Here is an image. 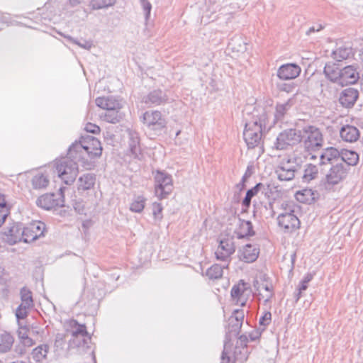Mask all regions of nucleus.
I'll return each mask as SVG.
<instances>
[{"mask_svg":"<svg viewBox=\"0 0 363 363\" xmlns=\"http://www.w3.org/2000/svg\"><path fill=\"white\" fill-rule=\"evenodd\" d=\"M302 292L300 291H298V292L295 295L296 301H298L300 298L301 297Z\"/></svg>","mask_w":363,"mask_h":363,"instance_id":"774afa93","label":"nucleus"},{"mask_svg":"<svg viewBox=\"0 0 363 363\" xmlns=\"http://www.w3.org/2000/svg\"><path fill=\"white\" fill-rule=\"evenodd\" d=\"M359 79V73L354 66H346L342 69L340 84L342 86L354 84Z\"/></svg>","mask_w":363,"mask_h":363,"instance_id":"393cba45","label":"nucleus"},{"mask_svg":"<svg viewBox=\"0 0 363 363\" xmlns=\"http://www.w3.org/2000/svg\"><path fill=\"white\" fill-rule=\"evenodd\" d=\"M119 111L120 110L106 111L104 114L101 116V118L110 123H117L123 117Z\"/></svg>","mask_w":363,"mask_h":363,"instance_id":"4c0bfd02","label":"nucleus"},{"mask_svg":"<svg viewBox=\"0 0 363 363\" xmlns=\"http://www.w3.org/2000/svg\"><path fill=\"white\" fill-rule=\"evenodd\" d=\"M323 72L330 82L340 84L342 69L334 62H328L324 67Z\"/></svg>","mask_w":363,"mask_h":363,"instance_id":"4be33fe9","label":"nucleus"},{"mask_svg":"<svg viewBox=\"0 0 363 363\" xmlns=\"http://www.w3.org/2000/svg\"><path fill=\"white\" fill-rule=\"evenodd\" d=\"M262 186L263 184L262 183H258L254 187L247 191L246 195L242 201V204L244 207L248 208L250 206L252 199L257 194Z\"/></svg>","mask_w":363,"mask_h":363,"instance_id":"ea45409f","label":"nucleus"},{"mask_svg":"<svg viewBox=\"0 0 363 363\" xmlns=\"http://www.w3.org/2000/svg\"><path fill=\"white\" fill-rule=\"evenodd\" d=\"M340 157L339 150L335 147H330L323 150L320 155L319 165L333 164Z\"/></svg>","mask_w":363,"mask_h":363,"instance_id":"5701e85b","label":"nucleus"},{"mask_svg":"<svg viewBox=\"0 0 363 363\" xmlns=\"http://www.w3.org/2000/svg\"><path fill=\"white\" fill-rule=\"evenodd\" d=\"M167 101L166 94L160 89L150 91L147 96H144L143 101L150 106H159Z\"/></svg>","mask_w":363,"mask_h":363,"instance_id":"b1692460","label":"nucleus"},{"mask_svg":"<svg viewBox=\"0 0 363 363\" xmlns=\"http://www.w3.org/2000/svg\"><path fill=\"white\" fill-rule=\"evenodd\" d=\"M26 335H28L25 328H23L18 331V337L21 339V341L25 339Z\"/></svg>","mask_w":363,"mask_h":363,"instance_id":"69168bd1","label":"nucleus"},{"mask_svg":"<svg viewBox=\"0 0 363 363\" xmlns=\"http://www.w3.org/2000/svg\"><path fill=\"white\" fill-rule=\"evenodd\" d=\"M7 216H8L7 211L0 210V226L4 223Z\"/></svg>","mask_w":363,"mask_h":363,"instance_id":"bf43d9fd","label":"nucleus"},{"mask_svg":"<svg viewBox=\"0 0 363 363\" xmlns=\"http://www.w3.org/2000/svg\"><path fill=\"white\" fill-rule=\"evenodd\" d=\"M250 118H246L243 138L249 149L259 147L263 151L262 135L273 126L270 122L269 112L264 107H255L252 113H247Z\"/></svg>","mask_w":363,"mask_h":363,"instance_id":"f257e3e1","label":"nucleus"},{"mask_svg":"<svg viewBox=\"0 0 363 363\" xmlns=\"http://www.w3.org/2000/svg\"><path fill=\"white\" fill-rule=\"evenodd\" d=\"M102 153L100 141L90 135L82 136L79 142L74 143L69 148V154L74 159L82 160L85 164V156L90 159L99 157Z\"/></svg>","mask_w":363,"mask_h":363,"instance_id":"f03ea898","label":"nucleus"},{"mask_svg":"<svg viewBox=\"0 0 363 363\" xmlns=\"http://www.w3.org/2000/svg\"><path fill=\"white\" fill-rule=\"evenodd\" d=\"M70 326L72 328V335L73 337H77L79 335L82 337L89 336L85 325L79 324L77 320H72L70 321Z\"/></svg>","mask_w":363,"mask_h":363,"instance_id":"a19ab883","label":"nucleus"},{"mask_svg":"<svg viewBox=\"0 0 363 363\" xmlns=\"http://www.w3.org/2000/svg\"><path fill=\"white\" fill-rule=\"evenodd\" d=\"M127 132L129 138L130 151L135 157L138 158L141 153L139 134L137 131L132 129H128Z\"/></svg>","mask_w":363,"mask_h":363,"instance_id":"bb28decb","label":"nucleus"},{"mask_svg":"<svg viewBox=\"0 0 363 363\" xmlns=\"http://www.w3.org/2000/svg\"><path fill=\"white\" fill-rule=\"evenodd\" d=\"M301 130L288 128L281 131L274 143V147L279 150H284L289 147L301 143Z\"/></svg>","mask_w":363,"mask_h":363,"instance_id":"39448f33","label":"nucleus"},{"mask_svg":"<svg viewBox=\"0 0 363 363\" xmlns=\"http://www.w3.org/2000/svg\"><path fill=\"white\" fill-rule=\"evenodd\" d=\"M296 157H289L282 160L275 169V174L279 181H291L295 177L298 165Z\"/></svg>","mask_w":363,"mask_h":363,"instance_id":"0eeeda50","label":"nucleus"},{"mask_svg":"<svg viewBox=\"0 0 363 363\" xmlns=\"http://www.w3.org/2000/svg\"><path fill=\"white\" fill-rule=\"evenodd\" d=\"M14 339L13 336L4 333L0 335V353H5L9 351L13 344Z\"/></svg>","mask_w":363,"mask_h":363,"instance_id":"c9c22d12","label":"nucleus"},{"mask_svg":"<svg viewBox=\"0 0 363 363\" xmlns=\"http://www.w3.org/2000/svg\"><path fill=\"white\" fill-rule=\"evenodd\" d=\"M278 226L284 233H291L299 228L300 220L296 214H279L277 217Z\"/></svg>","mask_w":363,"mask_h":363,"instance_id":"ddd939ff","label":"nucleus"},{"mask_svg":"<svg viewBox=\"0 0 363 363\" xmlns=\"http://www.w3.org/2000/svg\"><path fill=\"white\" fill-rule=\"evenodd\" d=\"M222 363H235L238 362L231 356V345H228V342H224L223 350L221 355Z\"/></svg>","mask_w":363,"mask_h":363,"instance_id":"37998d69","label":"nucleus"},{"mask_svg":"<svg viewBox=\"0 0 363 363\" xmlns=\"http://www.w3.org/2000/svg\"><path fill=\"white\" fill-rule=\"evenodd\" d=\"M280 90L286 91V92H291L294 89V86L291 84H283L280 86Z\"/></svg>","mask_w":363,"mask_h":363,"instance_id":"6e6d98bb","label":"nucleus"},{"mask_svg":"<svg viewBox=\"0 0 363 363\" xmlns=\"http://www.w3.org/2000/svg\"><path fill=\"white\" fill-rule=\"evenodd\" d=\"M292 106L291 100H288L284 104H277L275 108L274 117V118L271 121L274 122L273 125L276 121H281L283 119L284 115Z\"/></svg>","mask_w":363,"mask_h":363,"instance_id":"2f4dec72","label":"nucleus"},{"mask_svg":"<svg viewBox=\"0 0 363 363\" xmlns=\"http://www.w3.org/2000/svg\"><path fill=\"white\" fill-rule=\"evenodd\" d=\"M242 325L240 323H235L228 319V325L225 334L224 342H228L230 345V340L233 337H236L240 332Z\"/></svg>","mask_w":363,"mask_h":363,"instance_id":"72a5a7b5","label":"nucleus"},{"mask_svg":"<svg viewBox=\"0 0 363 363\" xmlns=\"http://www.w3.org/2000/svg\"><path fill=\"white\" fill-rule=\"evenodd\" d=\"M323 28V27L320 25L317 28L315 26L311 27L306 32L307 35H310L311 33H313L315 31H319Z\"/></svg>","mask_w":363,"mask_h":363,"instance_id":"e2e57ef3","label":"nucleus"},{"mask_svg":"<svg viewBox=\"0 0 363 363\" xmlns=\"http://www.w3.org/2000/svg\"><path fill=\"white\" fill-rule=\"evenodd\" d=\"M347 172V164L344 163L333 164L325 175V189H331L333 186L343 181L346 178Z\"/></svg>","mask_w":363,"mask_h":363,"instance_id":"6e6552de","label":"nucleus"},{"mask_svg":"<svg viewBox=\"0 0 363 363\" xmlns=\"http://www.w3.org/2000/svg\"><path fill=\"white\" fill-rule=\"evenodd\" d=\"M352 55V48L347 46H340L333 52V58L337 61L347 59Z\"/></svg>","mask_w":363,"mask_h":363,"instance_id":"58836bf2","label":"nucleus"},{"mask_svg":"<svg viewBox=\"0 0 363 363\" xmlns=\"http://www.w3.org/2000/svg\"><path fill=\"white\" fill-rule=\"evenodd\" d=\"M0 210L1 211H7L6 208V201L4 196L0 194Z\"/></svg>","mask_w":363,"mask_h":363,"instance_id":"052dcab7","label":"nucleus"},{"mask_svg":"<svg viewBox=\"0 0 363 363\" xmlns=\"http://www.w3.org/2000/svg\"><path fill=\"white\" fill-rule=\"evenodd\" d=\"M250 176V174L248 173L247 171L245 173V174L242 177L241 182L238 185L240 189H242L245 187V183L247 180V179Z\"/></svg>","mask_w":363,"mask_h":363,"instance_id":"4d7b16f0","label":"nucleus"},{"mask_svg":"<svg viewBox=\"0 0 363 363\" xmlns=\"http://www.w3.org/2000/svg\"><path fill=\"white\" fill-rule=\"evenodd\" d=\"M231 321H235V323H240L242 325V321L244 319V313L242 311H240L238 309L235 310L232 315L229 318Z\"/></svg>","mask_w":363,"mask_h":363,"instance_id":"3c124183","label":"nucleus"},{"mask_svg":"<svg viewBox=\"0 0 363 363\" xmlns=\"http://www.w3.org/2000/svg\"><path fill=\"white\" fill-rule=\"evenodd\" d=\"M58 33L60 35H62L64 38H65L66 39H67L69 42H71L72 43H74V44L79 45V47L82 48H84V49H86V50H89L91 48V46H92V43L91 42H89V41L83 40V43H81V42L74 39L70 35H66L65 34H62L60 32H58Z\"/></svg>","mask_w":363,"mask_h":363,"instance_id":"49530a36","label":"nucleus"},{"mask_svg":"<svg viewBox=\"0 0 363 363\" xmlns=\"http://www.w3.org/2000/svg\"><path fill=\"white\" fill-rule=\"evenodd\" d=\"M313 275L311 273L306 274L303 279L301 281H303V283L308 284L312 279H313Z\"/></svg>","mask_w":363,"mask_h":363,"instance_id":"680f3d73","label":"nucleus"},{"mask_svg":"<svg viewBox=\"0 0 363 363\" xmlns=\"http://www.w3.org/2000/svg\"><path fill=\"white\" fill-rule=\"evenodd\" d=\"M50 347L48 345H40L33 350L31 357L36 362H43L46 359Z\"/></svg>","mask_w":363,"mask_h":363,"instance_id":"473e14b6","label":"nucleus"},{"mask_svg":"<svg viewBox=\"0 0 363 363\" xmlns=\"http://www.w3.org/2000/svg\"><path fill=\"white\" fill-rule=\"evenodd\" d=\"M251 292L249 284L243 280H240L237 284H235L231 289L230 295L233 301L236 304L244 306L247 302V296Z\"/></svg>","mask_w":363,"mask_h":363,"instance_id":"f8f14e48","label":"nucleus"},{"mask_svg":"<svg viewBox=\"0 0 363 363\" xmlns=\"http://www.w3.org/2000/svg\"><path fill=\"white\" fill-rule=\"evenodd\" d=\"M140 1L145 13V19L147 20L150 15L152 5L148 0H140Z\"/></svg>","mask_w":363,"mask_h":363,"instance_id":"603ef678","label":"nucleus"},{"mask_svg":"<svg viewBox=\"0 0 363 363\" xmlns=\"http://www.w3.org/2000/svg\"><path fill=\"white\" fill-rule=\"evenodd\" d=\"M247 348L245 347H235L234 350H231V356L238 362H242L247 359Z\"/></svg>","mask_w":363,"mask_h":363,"instance_id":"c03bdc74","label":"nucleus"},{"mask_svg":"<svg viewBox=\"0 0 363 363\" xmlns=\"http://www.w3.org/2000/svg\"><path fill=\"white\" fill-rule=\"evenodd\" d=\"M280 208L282 211L280 214L287 215L288 213L295 214L297 207L294 202L284 201L281 203Z\"/></svg>","mask_w":363,"mask_h":363,"instance_id":"a18cd8bd","label":"nucleus"},{"mask_svg":"<svg viewBox=\"0 0 363 363\" xmlns=\"http://www.w3.org/2000/svg\"><path fill=\"white\" fill-rule=\"evenodd\" d=\"M78 160L74 159V156H72L67 152L66 157H62L55 162V168L59 177L66 184H72L79 173Z\"/></svg>","mask_w":363,"mask_h":363,"instance_id":"20e7f679","label":"nucleus"},{"mask_svg":"<svg viewBox=\"0 0 363 363\" xmlns=\"http://www.w3.org/2000/svg\"><path fill=\"white\" fill-rule=\"evenodd\" d=\"M307 288H308V284L306 283H303V281H301L300 284L298 285V291L303 292V291H306L307 289Z\"/></svg>","mask_w":363,"mask_h":363,"instance_id":"0e129e2a","label":"nucleus"},{"mask_svg":"<svg viewBox=\"0 0 363 363\" xmlns=\"http://www.w3.org/2000/svg\"><path fill=\"white\" fill-rule=\"evenodd\" d=\"M301 67L295 63H288L281 65L277 70V76L283 80L294 79L299 76Z\"/></svg>","mask_w":363,"mask_h":363,"instance_id":"f3484780","label":"nucleus"},{"mask_svg":"<svg viewBox=\"0 0 363 363\" xmlns=\"http://www.w3.org/2000/svg\"><path fill=\"white\" fill-rule=\"evenodd\" d=\"M301 144L304 151L308 155L320 150L324 144L322 130L315 125H305L301 129Z\"/></svg>","mask_w":363,"mask_h":363,"instance_id":"7ed1b4c3","label":"nucleus"},{"mask_svg":"<svg viewBox=\"0 0 363 363\" xmlns=\"http://www.w3.org/2000/svg\"><path fill=\"white\" fill-rule=\"evenodd\" d=\"M143 123L149 130L161 131L166 126L165 118L158 111H147L143 115Z\"/></svg>","mask_w":363,"mask_h":363,"instance_id":"9d476101","label":"nucleus"},{"mask_svg":"<svg viewBox=\"0 0 363 363\" xmlns=\"http://www.w3.org/2000/svg\"><path fill=\"white\" fill-rule=\"evenodd\" d=\"M340 158L342 160L341 163L347 164V169L348 170L350 166H354L359 160V155L354 151L346 150L342 152Z\"/></svg>","mask_w":363,"mask_h":363,"instance_id":"f704fd0d","label":"nucleus"},{"mask_svg":"<svg viewBox=\"0 0 363 363\" xmlns=\"http://www.w3.org/2000/svg\"><path fill=\"white\" fill-rule=\"evenodd\" d=\"M259 288L264 289L267 292V294L265 295L266 298L264 299V303H267L269 301V300L273 297L274 294L272 292V285L269 284H262Z\"/></svg>","mask_w":363,"mask_h":363,"instance_id":"864d4df0","label":"nucleus"},{"mask_svg":"<svg viewBox=\"0 0 363 363\" xmlns=\"http://www.w3.org/2000/svg\"><path fill=\"white\" fill-rule=\"evenodd\" d=\"M315 193L311 189H303L296 193V199L301 203H311L315 200Z\"/></svg>","mask_w":363,"mask_h":363,"instance_id":"c756f323","label":"nucleus"},{"mask_svg":"<svg viewBox=\"0 0 363 363\" xmlns=\"http://www.w3.org/2000/svg\"><path fill=\"white\" fill-rule=\"evenodd\" d=\"M318 175V167L313 164H306L304 167V171L302 176L303 183H309L315 179Z\"/></svg>","mask_w":363,"mask_h":363,"instance_id":"7c9ffc66","label":"nucleus"},{"mask_svg":"<svg viewBox=\"0 0 363 363\" xmlns=\"http://www.w3.org/2000/svg\"><path fill=\"white\" fill-rule=\"evenodd\" d=\"M116 0H94L93 7L96 9L107 8L113 6Z\"/></svg>","mask_w":363,"mask_h":363,"instance_id":"de8ad7c7","label":"nucleus"},{"mask_svg":"<svg viewBox=\"0 0 363 363\" xmlns=\"http://www.w3.org/2000/svg\"><path fill=\"white\" fill-rule=\"evenodd\" d=\"M173 190L172 176L164 172L157 171L155 175V194L160 199H164Z\"/></svg>","mask_w":363,"mask_h":363,"instance_id":"423d86ee","label":"nucleus"},{"mask_svg":"<svg viewBox=\"0 0 363 363\" xmlns=\"http://www.w3.org/2000/svg\"><path fill=\"white\" fill-rule=\"evenodd\" d=\"M50 184V178L45 172H37L31 179V184L34 189L41 190L48 187Z\"/></svg>","mask_w":363,"mask_h":363,"instance_id":"cd10ccee","label":"nucleus"},{"mask_svg":"<svg viewBox=\"0 0 363 363\" xmlns=\"http://www.w3.org/2000/svg\"><path fill=\"white\" fill-rule=\"evenodd\" d=\"M24 346L30 347L33 345V340L28 335L25 336V339L21 341Z\"/></svg>","mask_w":363,"mask_h":363,"instance_id":"13d9d810","label":"nucleus"},{"mask_svg":"<svg viewBox=\"0 0 363 363\" xmlns=\"http://www.w3.org/2000/svg\"><path fill=\"white\" fill-rule=\"evenodd\" d=\"M96 177L94 174H84L77 181V189L79 191L89 190L94 187Z\"/></svg>","mask_w":363,"mask_h":363,"instance_id":"c85d7f7f","label":"nucleus"},{"mask_svg":"<svg viewBox=\"0 0 363 363\" xmlns=\"http://www.w3.org/2000/svg\"><path fill=\"white\" fill-rule=\"evenodd\" d=\"M259 249L255 245L247 244L240 250V259L246 263H252L257 260Z\"/></svg>","mask_w":363,"mask_h":363,"instance_id":"6ab92c4d","label":"nucleus"},{"mask_svg":"<svg viewBox=\"0 0 363 363\" xmlns=\"http://www.w3.org/2000/svg\"><path fill=\"white\" fill-rule=\"evenodd\" d=\"M162 206L160 203L154 202L152 203V214L156 220H161L162 218Z\"/></svg>","mask_w":363,"mask_h":363,"instance_id":"8fccbe9b","label":"nucleus"},{"mask_svg":"<svg viewBox=\"0 0 363 363\" xmlns=\"http://www.w3.org/2000/svg\"><path fill=\"white\" fill-rule=\"evenodd\" d=\"M340 135L342 140L347 143H354L360 136L359 129L351 125H344L340 130Z\"/></svg>","mask_w":363,"mask_h":363,"instance_id":"412c9836","label":"nucleus"},{"mask_svg":"<svg viewBox=\"0 0 363 363\" xmlns=\"http://www.w3.org/2000/svg\"><path fill=\"white\" fill-rule=\"evenodd\" d=\"M80 1L81 0H69V2L72 6H75L78 4H79Z\"/></svg>","mask_w":363,"mask_h":363,"instance_id":"338daca9","label":"nucleus"},{"mask_svg":"<svg viewBox=\"0 0 363 363\" xmlns=\"http://www.w3.org/2000/svg\"><path fill=\"white\" fill-rule=\"evenodd\" d=\"M234 235L238 239L245 238L246 237L255 235L253 226L250 221L238 218L237 228L234 231Z\"/></svg>","mask_w":363,"mask_h":363,"instance_id":"aec40b11","label":"nucleus"},{"mask_svg":"<svg viewBox=\"0 0 363 363\" xmlns=\"http://www.w3.org/2000/svg\"><path fill=\"white\" fill-rule=\"evenodd\" d=\"M23 228L20 223H13L6 226L1 232L2 239L9 245L23 241Z\"/></svg>","mask_w":363,"mask_h":363,"instance_id":"4468645a","label":"nucleus"},{"mask_svg":"<svg viewBox=\"0 0 363 363\" xmlns=\"http://www.w3.org/2000/svg\"><path fill=\"white\" fill-rule=\"evenodd\" d=\"M96 104L97 106L106 111L120 110L122 106L120 101L113 96L97 97L96 99Z\"/></svg>","mask_w":363,"mask_h":363,"instance_id":"a878e982","label":"nucleus"},{"mask_svg":"<svg viewBox=\"0 0 363 363\" xmlns=\"http://www.w3.org/2000/svg\"><path fill=\"white\" fill-rule=\"evenodd\" d=\"M60 193L45 194L39 196L36 200V205L45 210H50L57 206H64V196L62 195V189H60Z\"/></svg>","mask_w":363,"mask_h":363,"instance_id":"9b49d317","label":"nucleus"},{"mask_svg":"<svg viewBox=\"0 0 363 363\" xmlns=\"http://www.w3.org/2000/svg\"><path fill=\"white\" fill-rule=\"evenodd\" d=\"M272 320V313L269 311H265L263 315L259 318V324L262 326V330H264L265 328L269 325Z\"/></svg>","mask_w":363,"mask_h":363,"instance_id":"09e8293b","label":"nucleus"},{"mask_svg":"<svg viewBox=\"0 0 363 363\" xmlns=\"http://www.w3.org/2000/svg\"><path fill=\"white\" fill-rule=\"evenodd\" d=\"M145 199L143 196H137L130 204V209L133 212L140 213L145 208Z\"/></svg>","mask_w":363,"mask_h":363,"instance_id":"79ce46f5","label":"nucleus"},{"mask_svg":"<svg viewBox=\"0 0 363 363\" xmlns=\"http://www.w3.org/2000/svg\"><path fill=\"white\" fill-rule=\"evenodd\" d=\"M235 247L233 239H223L220 243L215 252L216 257L218 260L229 262L230 256L235 252Z\"/></svg>","mask_w":363,"mask_h":363,"instance_id":"dca6fc26","label":"nucleus"},{"mask_svg":"<svg viewBox=\"0 0 363 363\" xmlns=\"http://www.w3.org/2000/svg\"><path fill=\"white\" fill-rule=\"evenodd\" d=\"M228 264L225 266H220L218 264H213L209 267L206 274L210 279H218L222 277L223 273V269L228 267Z\"/></svg>","mask_w":363,"mask_h":363,"instance_id":"e433bc0d","label":"nucleus"},{"mask_svg":"<svg viewBox=\"0 0 363 363\" xmlns=\"http://www.w3.org/2000/svg\"><path fill=\"white\" fill-rule=\"evenodd\" d=\"M45 223L34 222L23 228V242L28 243L44 235Z\"/></svg>","mask_w":363,"mask_h":363,"instance_id":"2eb2a0df","label":"nucleus"},{"mask_svg":"<svg viewBox=\"0 0 363 363\" xmlns=\"http://www.w3.org/2000/svg\"><path fill=\"white\" fill-rule=\"evenodd\" d=\"M84 130L87 133H91L93 134H96L100 132V128L97 125L91 123H86L84 127Z\"/></svg>","mask_w":363,"mask_h":363,"instance_id":"5fc2aeb1","label":"nucleus"},{"mask_svg":"<svg viewBox=\"0 0 363 363\" xmlns=\"http://www.w3.org/2000/svg\"><path fill=\"white\" fill-rule=\"evenodd\" d=\"M359 98V91L354 88H347L342 91L339 97L341 106L346 108H351Z\"/></svg>","mask_w":363,"mask_h":363,"instance_id":"a211bd4d","label":"nucleus"},{"mask_svg":"<svg viewBox=\"0 0 363 363\" xmlns=\"http://www.w3.org/2000/svg\"><path fill=\"white\" fill-rule=\"evenodd\" d=\"M20 297L21 303L15 312L18 320L25 319L28 316V311L34 306L33 293L28 287L23 286L21 289Z\"/></svg>","mask_w":363,"mask_h":363,"instance_id":"1a4fd4ad","label":"nucleus"}]
</instances>
